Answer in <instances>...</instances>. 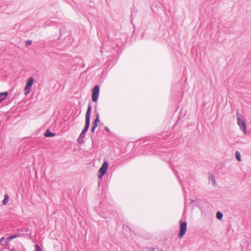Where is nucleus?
<instances>
[{
  "mask_svg": "<svg viewBox=\"0 0 251 251\" xmlns=\"http://www.w3.org/2000/svg\"><path fill=\"white\" fill-rule=\"evenodd\" d=\"M9 201V196L7 194H5L4 195V199L3 201V204H6Z\"/></svg>",
  "mask_w": 251,
  "mask_h": 251,
  "instance_id": "obj_10",
  "label": "nucleus"
},
{
  "mask_svg": "<svg viewBox=\"0 0 251 251\" xmlns=\"http://www.w3.org/2000/svg\"><path fill=\"white\" fill-rule=\"evenodd\" d=\"M105 129L107 131L109 132V130L107 127H106Z\"/></svg>",
  "mask_w": 251,
  "mask_h": 251,
  "instance_id": "obj_19",
  "label": "nucleus"
},
{
  "mask_svg": "<svg viewBox=\"0 0 251 251\" xmlns=\"http://www.w3.org/2000/svg\"><path fill=\"white\" fill-rule=\"evenodd\" d=\"M210 177H211V179L212 180L213 184H215V180H214V179L213 178V176H210Z\"/></svg>",
  "mask_w": 251,
  "mask_h": 251,
  "instance_id": "obj_17",
  "label": "nucleus"
},
{
  "mask_svg": "<svg viewBox=\"0 0 251 251\" xmlns=\"http://www.w3.org/2000/svg\"><path fill=\"white\" fill-rule=\"evenodd\" d=\"M100 122L99 115L97 114V117L94 121L93 126L92 128V131L94 132L95 129L97 127V123Z\"/></svg>",
  "mask_w": 251,
  "mask_h": 251,
  "instance_id": "obj_7",
  "label": "nucleus"
},
{
  "mask_svg": "<svg viewBox=\"0 0 251 251\" xmlns=\"http://www.w3.org/2000/svg\"><path fill=\"white\" fill-rule=\"evenodd\" d=\"M34 82V79L33 77H30L25 85V95H27L30 92L31 86Z\"/></svg>",
  "mask_w": 251,
  "mask_h": 251,
  "instance_id": "obj_2",
  "label": "nucleus"
},
{
  "mask_svg": "<svg viewBox=\"0 0 251 251\" xmlns=\"http://www.w3.org/2000/svg\"><path fill=\"white\" fill-rule=\"evenodd\" d=\"M1 102V100H0V103Z\"/></svg>",
  "mask_w": 251,
  "mask_h": 251,
  "instance_id": "obj_20",
  "label": "nucleus"
},
{
  "mask_svg": "<svg viewBox=\"0 0 251 251\" xmlns=\"http://www.w3.org/2000/svg\"><path fill=\"white\" fill-rule=\"evenodd\" d=\"M235 155H236V159H237L239 161H241V156H240V153H239L238 151H236V152H235Z\"/></svg>",
  "mask_w": 251,
  "mask_h": 251,
  "instance_id": "obj_13",
  "label": "nucleus"
},
{
  "mask_svg": "<svg viewBox=\"0 0 251 251\" xmlns=\"http://www.w3.org/2000/svg\"><path fill=\"white\" fill-rule=\"evenodd\" d=\"M8 95V94L7 92L0 93V100H1V101L4 100L6 98Z\"/></svg>",
  "mask_w": 251,
  "mask_h": 251,
  "instance_id": "obj_9",
  "label": "nucleus"
},
{
  "mask_svg": "<svg viewBox=\"0 0 251 251\" xmlns=\"http://www.w3.org/2000/svg\"><path fill=\"white\" fill-rule=\"evenodd\" d=\"M237 124L240 126L241 130L243 131L244 134H246L247 131V126L245 122L238 116H237Z\"/></svg>",
  "mask_w": 251,
  "mask_h": 251,
  "instance_id": "obj_3",
  "label": "nucleus"
},
{
  "mask_svg": "<svg viewBox=\"0 0 251 251\" xmlns=\"http://www.w3.org/2000/svg\"><path fill=\"white\" fill-rule=\"evenodd\" d=\"M216 217L219 220H221L223 217V214L220 212H217Z\"/></svg>",
  "mask_w": 251,
  "mask_h": 251,
  "instance_id": "obj_12",
  "label": "nucleus"
},
{
  "mask_svg": "<svg viewBox=\"0 0 251 251\" xmlns=\"http://www.w3.org/2000/svg\"><path fill=\"white\" fill-rule=\"evenodd\" d=\"M99 86L96 85L92 90V99L93 101H96L98 100L99 94Z\"/></svg>",
  "mask_w": 251,
  "mask_h": 251,
  "instance_id": "obj_5",
  "label": "nucleus"
},
{
  "mask_svg": "<svg viewBox=\"0 0 251 251\" xmlns=\"http://www.w3.org/2000/svg\"><path fill=\"white\" fill-rule=\"evenodd\" d=\"M108 167V164L107 162H104L102 165V166L100 168L99 171L98 177L101 178L107 172V169Z\"/></svg>",
  "mask_w": 251,
  "mask_h": 251,
  "instance_id": "obj_1",
  "label": "nucleus"
},
{
  "mask_svg": "<svg viewBox=\"0 0 251 251\" xmlns=\"http://www.w3.org/2000/svg\"><path fill=\"white\" fill-rule=\"evenodd\" d=\"M91 106L89 105L88 107L86 113V121L85 123L87 124V126H88V125H90V115H91Z\"/></svg>",
  "mask_w": 251,
  "mask_h": 251,
  "instance_id": "obj_6",
  "label": "nucleus"
},
{
  "mask_svg": "<svg viewBox=\"0 0 251 251\" xmlns=\"http://www.w3.org/2000/svg\"><path fill=\"white\" fill-rule=\"evenodd\" d=\"M89 127V124L88 125L87 127V124L85 123V126L84 127V129L81 133L79 138H83L84 137V134L86 133V132L87 131Z\"/></svg>",
  "mask_w": 251,
  "mask_h": 251,
  "instance_id": "obj_8",
  "label": "nucleus"
},
{
  "mask_svg": "<svg viewBox=\"0 0 251 251\" xmlns=\"http://www.w3.org/2000/svg\"><path fill=\"white\" fill-rule=\"evenodd\" d=\"M4 239V237H2L1 239H0V242L2 240H3Z\"/></svg>",
  "mask_w": 251,
  "mask_h": 251,
  "instance_id": "obj_18",
  "label": "nucleus"
},
{
  "mask_svg": "<svg viewBox=\"0 0 251 251\" xmlns=\"http://www.w3.org/2000/svg\"><path fill=\"white\" fill-rule=\"evenodd\" d=\"M180 231L179 233V237L180 238L182 237L186 231L187 229V223L186 222H182L180 221Z\"/></svg>",
  "mask_w": 251,
  "mask_h": 251,
  "instance_id": "obj_4",
  "label": "nucleus"
},
{
  "mask_svg": "<svg viewBox=\"0 0 251 251\" xmlns=\"http://www.w3.org/2000/svg\"><path fill=\"white\" fill-rule=\"evenodd\" d=\"M16 236H11L7 239V242H10L11 240H12L13 239H14Z\"/></svg>",
  "mask_w": 251,
  "mask_h": 251,
  "instance_id": "obj_15",
  "label": "nucleus"
},
{
  "mask_svg": "<svg viewBox=\"0 0 251 251\" xmlns=\"http://www.w3.org/2000/svg\"><path fill=\"white\" fill-rule=\"evenodd\" d=\"M32 43L31 41H27L26 42V45L27 46L30 45Z\"/></svg>",
  "mask_w": 251,
  "mask_h": 251,
  "instance_id": "obj_16",
  "label": "nucleus"
},
{
  "mask_svg": "<svg viewBox=\"0 0 251 251\" xmlns=\"http://www.w3.org/2000/svg\"><path fill=\"white\" fill-rule=\"evenodd\" d=\"M45 135L46 136V137H52V136H53L54 135V134L53 133H52L49 129H47V131H46V133H45Z\"/></svg>",
  "mask_w": 251,
  "mask_h": 251,
  "instance_id": "obj_11",
  "label": "nucleus"
},
{
  "mask_svg": "<svg viewBox=\"0 0 251 251\" xmlns=\"http://www.w3.org/2000/svg\"><path fill=\"white\" fill-rule=\"evenodd\" d=\"M35 247L36 248V251H42V250L41 249V248L37 244H36L35 245Z\"/></svg>",
  "mask_w": 251,
  "mask_h": 251,
  "instance_id": "obj_14",
  "label": "nucleus"
}]
</instances>
